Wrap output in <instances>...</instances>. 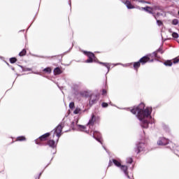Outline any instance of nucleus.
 <instances>
[{"label":"nucleus","instance_id":"1","mask_svg":"<svg viewBox=\"0 0 179 179\" xmlns=\"http://www.w3.org/2000/svg\"><path fill=\"white\" fill-rule=\"evenodd\" d=\"M131 113L136 115L137 118L141 121V125L143 128H148L149 120L152 119V108L145 109V103H141L138 106L131 109Z\"/></svg>","mask_w":179,"mask_h":179},{"label":"nucleus","instance_id":"2","mask_svg":"<svg viewBox=\"0 0 179 179\" xmlns=\"http://www.w3.org/2000/svg\"><path fill=\"white\" fill-rule=\"evenodd\" d=\"M150 58L149 57L145 56L140 59L139 62H135L134 64V69H138L141 66V64L144 65V64H146V62H149Z\"/></svg>","mask_w":179,"mask_h":179},{"label":"nucleus","instance_id":"3","mask_svg":"<svg viewBox=\"0 0 179 179\" xmlns=\"http://www.w3.org/2000/svg\"><path fill=\"white\" fill-rule=\"evenodd\" d=\"M113 163H114L115 166H117V167H120V169L124 171L125 176H127L128 177V178H129V176H128V172H127V171L128 170V166H122L121 163L118 161H117V159H113Z\"/></svg>","mask_w":179,"mask_h":179},{"label":"nucleus","instance_id":"4","mask_svg":"<svg viewBox=\"0 0 179 179\" xmlns=\"http://www.w3.org/2000/svg\"><path fill=\"white\" fill-rule=\"evenodd\" d=\"M62 128H64V124L61 123L57 127L55 131V134H56V136H57V141L59 139V136H61V133L62 132Z\"/></svg>","mask_w":179,"mask_h":179},{"label":"nucleus","instance_id":"5","mask_svg":"<svg viewBox=\"0 0 179 179\" xmlns=\"http://www.w3.org/2000/svg\"><path fill=\"white\" fill-rule=\"evenodd\" d=\"M152 9H153V8H152V7H150V6L141 7V10H145V12H148V13L152 15V16L155 17V19H157L156 17V15H155V12H153Z\"/></svg>","mask_w":179,"mask_h":179},{"label":"nucleus","instance_id":"6","mask_svg":"<svg viewBox=\"0 0 179 179\" xmlns=\"http://www.w3.org/2000/svg\"><path fill=\"white\" fill-rule=\"evenodd\" d=\"M98 100H99V96H97L96 94H92L90 99V106H93V104H96Z\"/></svg>","mask_w":179,"mask_h":179},{"label":"nucleus","instance_id":"7","mask_svg":"<svg viewBox=\"0 0 179 179\" xmlns=\"http://www.w3.org/2000/svg\"><path fill=\"white\" fill-rule=\"evenodd\" d=\"M48 136H50V133H46V134H43V136H41V137H39V139L36 140V145L41 144L40 143H38L39 141H47V138H48Z\"/></svg>","mask_w":179,"mask_h":179},{"label":"nucleus","instance_id":"8","mask_svg":"<svg viewBox=\"0 0 179 179\" xmlns=\"http://www.w3.org/2000/svg\"><path fill=\"white\" fill-rule=\"evenodd\" d=\"M168 143H169V140L164 138H162L157 141V144L159 145V146H164Z\"/></svg>","mask_w":179,"mask_h":179},{"label":"nucleus","instance_id":"9","mask_svg":"<svg viewBox=\"0 0 179 179\" xmlns=\"http://www.w3.org/2000/svg\"><path fill=\"white\" fill-rule=\"evenodd\" d=\"M93 138H94V139H96V141H98V142H99L100 143H102L101 138H100V133H99V131L93 132Z\"/></svg>","mask_w":179,"mask_h":179},{"label":"nucleus","instance_id":"10","mask_svg":"<svg viewBox=\"0 0 179 179\" xmlns=\"http://www.w3.org/2000/svg\"><path fill=\"white\" fill-rule=\"evenodd\" d=\"M96 122V117H95L94 115H92V119L90 120V121H89L88 124H87V126H89L90 128L91 127H93V125H94V122Z\"/></svg>","mask_w":179,"mask_h":179},{"label":"nucleus","instance_id":"11","mask_svg":"<svg viewBox=\"0 0 179 179\" xmlns=\"http://www.w3.org/2000/svg\"><path fill=\"white\" fill-rule=\"evenodd\" d=\"M124 5L127 6V9H135V6H134L132 3H131V1H129V0H127L124 2Z\"/></svg>","mask_w":179,"mask_h":179},{"label":"nucleus","instance_id":"12","mask_svg":"<svg viewBox=\"0 0 179 179\" xmlns=\"http://www.w3.org/2000/svg\"><path fill=\"white\" fill-rule=\"evenodd\" d=\"M143 146H145V144L143 143H139L137 145V150H136V153H139L141 150H143Z\"/></svg>","mask_w":179,"mask_h":179},{"label":"nucleus","instance_id":"13","mask_svg":"<svg viewBox=\"0 0 179 179\" xmlns=\"http://www.w3.org/2000/svg\"><path fill=\"white\" fill-rule=\"evenodd\" d=\"M54 73L55 75H61V73H62V70H61V69L59 67H57L54 70Z\"/></svg>","mask_w":179,"mask_h":179},{"label":"nucleus","instance_id":"14","mask_svg":"<svg viewBox=\"0 0 179 179\" xmlns=\"http://www.w3.org/2000/svg\"><path fill=\"white\" fill-rule=\"evenodd\" d=\"M48 145H49L50 148H55V141H54V140H50L48 142Z\"/></svg>","mask_w":179,"mask_h":179},{"label":"nucleus","instance_id":"15","mask_svg":"<svg viewBox=\"0 0 179 179\" xmlns=\"http://www.w3.org/2000/svg\"><path fill=\"white\" fill-rule=\"evenodd\" d=\"M100 64H101L103 66H106L107 68L108 72L110 71V67L111 66V64H110V63L101 62Z\"/></svg>","mask_w":179,"mask_h":179},{"label":"nucleus","instance_id":"16","mask_svg":"<svg viewBox=\"0 0 179 179\" xmlns=\"http://www.w3.org/2000/svg\"><path fill=\"white\" fill-rule=\"evenodd\" d=\"M151 8H152L151 10H152V12H154L155 10H162V8L159 6H155Z\"/></svg>","mask_w":179,"mask_h":179},{"label":"nucleus","instance_id":"17","mask_svg":"<svg viewBox=\"0 0 179 179\" xmlns=\"http://www.w3.org/2000/svg\"><path fill=\"white\" fill-rule=\"evenodd\" d=\"M164 65H166V66H171V65H173V62L171 60H168L164 62Z\"/></svg>","mask_w":179,"mask_h":179},{"label":"nucleus","instance_id":"18","mask_svg":"<svg viewBox=\"0 0 179 179\" xmlns=\"http://www.w3.org/2000/svg\"><path fill=\"white\" fill-rule=\"evenodd\" d=\"M87 57H88V58H92L94 59L95 58L94 54H93L92 52H88L87 53Z\"/></svg>","mask_w":179,"mask_h":179},{"label":"nucleus","instance_id":"19","mask_svg":"<svg viewBox=\"0 0 179 179\" xmlns=\"http://www.w3.org/2000/svg\"><path fill=\"white\" fill-rule=\"evenodd\" d=\"M19 55L20 57H23L24 55H26V50H22V51L19 53Z\"/></svg>","mask_w":179,"mask_h":179},{"label":"nucleus","instance_id":"20","mask_svg":"<svg viewBox=\"0 0 179 179\" xmlns=\"http://www.w3.org/2000/svg\"><path fill=\"white\" fill-rule=\"evenodd\" d=\"M43 71H44V72H46V73H51V68H50V67L44 69Z\"/></svg>","mask_w":179,"mask_h":179},{"label":"nucleus","instance_id":"21","mask_svg":"<svg viewBox=\"0 0 179 179\" xmlns=\"http://www.w3.org/2000/svg\"><path fill=\"white\" fill-rule=\"evenodd\" d=\"M16 61H17V59H16V58H15V57L10 59V64H15V62H16Z\"/></svg>","mask_w":179,"mask_h":179},{"label":"nucleus","instance_id":"22","mask_svg":"<svg viewBox=\"0 0 179 179\" xmlns=\"http://www.w3.org/2000/svg\"><path fill=\"white\" fill-rule=\"evenodd\" d=\"M79 113H80V108H76L73 111V114H79Z\"/></svg>","mask_w":179,"mask_h":179},{"label":"nucleus","instance_id":"23","mask_svg":"<svg viewBox=\"0 0 179 179\" xmlns=\"http://www.w3.org/2000/svg\"><path fill=\"white\" fill-rule=\"evenodd\" d=\"M17 141H26V138L24 136H20L17 138Z\"/></svg>","mask_w":179,"mask_h":179},{"label":"nucleus","instance_id":"24","mask_svg":"<svg viewBox=\"0 0 179 179\" xmlns=\"http://www.w3.org/2000/svg\"><path fill=\"white\" fill-rule=\"evenodd\" d=\"M172 37H173L174 38H178V34L173 32L172 34Z\"/></svg>","mask_w":179,"mask_h":179},{"label":"nucleus","instance_id":"25","mask_svg":"<svg viewBox=\"0 0 179 179\" xmlns=\"http://www.w3.org/2000/svg\"><path fill=\"white\" fill-rule=\"evenodd\" d=\"M159 51H160V49H158L157 51L154 52L152 53L153 57H157V52H159Z\"/></svg>","mask_w":179,"mask_h":179},{"label":"nucleus","instance_id":"26","mask_svg":"<svg viewBox=\"0 0 179 179\" xmlns=\"http://www.w3.org/2000/svg\"><path fill=\"white\" fill-rule=\"evenodd\" d=\"M178 23V20H177V19H174L172 21V24H174L175 26L177 25Z\"/></svg>","mask_w":179,"mask_h":179},{"label":"nucleus","instance_id":"27","mask_svg":"<svg viewBox=\"0 0 179 179\" xmlns=\"http://www.w3.org/2000/svg\"><path fill=\"white\" fill-rule=\"evenodd\" d=\"M157 24L158 26H163V22L161 20H157Z\"/></svg>","mask_w":179,"mask_h":179},{"label":"nucleus","instance_id":"28","mask_svg":"<svg viewBox=\"0 0 179 179\" xmlns=\"http://www.w3.org/2000/svg\"><path fill=\"white\" fill-rule=\"evenodd\" d=\"M93 61H94V59L89 58L88 59H87V60L85 61V62H87V63H91V62H93Z\"/></svg>","mask_w":179,"mask_h":179},{"label":"nucleus","instance_id":"29","mask_svg":"<svg viewBox=\"0 0 179 179\" xmlns=\"http://www.w3.org/2000/svg\"><path fill=\"white\" fill-rule=\"evenodd\" d=\"M80 131H85L86 129V127L83 125H79Z\"/></svg>","mask_w":179,"mask_h":179},{"label":"nucleus","instance_id":"30","mask_svg":"<svg viewBox=\"0 0 179 179\" xmlns=\"http://www.w3.org/2000/svg\"><path fill=\"white\" fill-rule=\"evenodd\" d=\"M127 163H129V164H131V163H132V158L131 157L127 158Z\"/></svg>","mask_w":179,"mask_h":179},{"label":"nucleus","instance_id":"31","mask_svg":"<svg viewBox=\"0 0 179 179\" xmlns=\"http://www.w3.org/2000/svg\"><path fill=\"white\" fill-rule=\"evenodd\" d=\"M73 107H75V103L71 102L69 103V108H73Z\"/></svg>","mask_w":179,"mask_h":179},{"label":"nucleus","instance_id":"32","mask_svg":"<svg viewBox=\"0 0 179 179\" xmlns=\"http://www.w3.org/2000/svg\"><path fill=\"white\" fill-rule=\"evenodd\" d=\"M102 107L103 108L108 107V103L106 102L102 103Z\"/></svg>","mask_w":179,"mask_h":179},{"label":"nucleus","instance_id":"33","mask_svg":"<svg viewBox=\"0 0 179 179\" xmlns=\"http://www.w3.org/2000/svg\"><path fill=\"white\" fill-rule=\"evenodd\" d=\"M178 62H179V59L178 58H176L173 60V64H178Z\"/></svg>","mask_w":179,"mask_h":179},{"label":"nucleus","instance_id":"34","mask_svg":"<svg viewBox=\"0 0 179 179\" xmlns=\"http://www.w3.org/2000/svg\"><path fill=\"white\" fill-rule=\"evenodd\" d=\"M102 94L104 95V94H107V91L106 90H103L102 91Z\"/></svg>","mask_w":179,"mask_h":179},{"label":"nucleus","instance_id":"35","mask_svg":"<svg viewBox=\"0 0 179 179\" xmlns=\"http://www.w3.org/2000/svg\"><path fill=\"white\" fill-rule=\"evenodd\" d=\"M141 3H148V4H150V2H148V1H145V2H140Z\"/></svg>","mask_w":179,"mask_h":179},{"label":"nucleus","instance_id":"36","mask_svg":"<svg viewBox=\"0 0 179 179\" xmlns=\"http://www.w3.org/2000/svg\"><path fill=\"white\" fill-rule=\"evenodd\" d=\"M136 8L139 9L140 10L142 9V8H141L140 6H137Z\"/></svg>","mask_w":179,"mask_h":179},{"label":"nucleus","instance_id":"37","mask_svg":"<svg viewBox=\"0 0 179 179\" xmlns=\"http://www.w3.org/2000/svg\"><path fill=\"white\" fill-rule=\"evenodd\" d=\"M111 161H110V162H109V166H111Z\"/></svg>","mask_w":179,"mask_h":179},{"label":"nucleus","instance_id":"38","mask_svg":"<svg viewBox=\"0 0 179 179\" xmlns=\"http://www.w3.org/2000/svg\"><path fill=\"white\" fill-rule=\"evenodd\" d=\"M157 16H159V13H157Z\"/></svg>","mask_w":179,"mask_h":179},{"label":"nucleus","instance_id":"39","mask_svg":"<svg viewBox=\"0 0 179 179\" xmlns=\"http://www.w3.org/2000/svg\"><path fill=\"white\" fill-rule=\"evenodd\" d=\"M178 15H179V11H178Z\"/></svg>","mask_w":179,"mask_h":179}]
</instances>
